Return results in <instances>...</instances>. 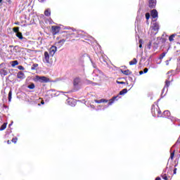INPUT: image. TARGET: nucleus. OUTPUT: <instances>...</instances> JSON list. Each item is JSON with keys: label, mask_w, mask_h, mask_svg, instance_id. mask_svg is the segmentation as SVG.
Segmentation results:
<instances>
[{"label": "nucleus", "mask_w": 180, "mask_h": 180, "mask_svg": "<svg viewBox=\"0 0 180 180\" xmlns=\"http://www.w3.org/2000/svg\"><path fill=\"white\" fill-rule=\"evenodd\" d=\"M160 30V24L157 22H153L152 26L149 29L148 34H150V36H155L158 33Z\"/></svg>", "instance_id": "nucleus-1"}, {"label": "nucleus", "mask_w": 180, "mask_h": 180, "mask_svg": "<svg viewBox=\"0 0 180 180\" xmlns=\"http://www.w3.org/2000/svg\"><path fill=\"white\" fill-rule=\"evenodd\" d=\"M50 53H49L48 51H45L44 53V58H43V61L44 63H46V64H52L53 60H51V58H50Z\"/></svg>", "instance_id": "nucleus-2"}, {"label": "nucleus", "mask_w": 180, "mask_h": 180, "mask_svg": "<svg viewBox=\"0 0 180 180\" xmlns=\"http://www.w3.org/2000/svg\"><path fill=\"white\" fill-rule=\"evenodd\" d=\"M155 110L157 112L156 117H162V114H161V110L158 107H155V105H152L151 112L155 115Z\"/></svg>", "instance_id": "nucleus-3"}, {"label": "nucleus", "mask_w": 180, "mask_h": 180, "mask_svg": "<svg viewBox=\"0 0 180 180\" xmlns=\"http://www.w3.org/2000/svg\"><path fill=\"white\" fill-rule=\"evenodd\" d=\"M0 74L4 77L8 75V68H6V65H5V63L0 64Z\"/></svg>", "instance_id": "nucleus-4"}, {"label": "nucleus", "mask_w": 180, "mask_h": 180, "mask_svg": "<svg viewBox=\"0 0 180 180\" xmlns=\"http://www.w3.org/2000/svg\"><path fill=\"white\" fill-rule=\"evenodd\" d=\"M36 78H37V81H39L41 83L50 82V78H49L46 76H37Z\"/></svg>", "instance_id": "nucleus-5"}, {"label": "nucleus", "mask_w": 180, "mask_h": 180, "mask_svg": "<svg viewBox=\"0 0 180 180\" xmlns=\"http://www.w3.org/2000/svg\"><path fill=\"white\" fill-rule=\"evenodd\" d=\"M72 34H72V33L71 34L67 31H65L63 32L62 36H63V39L65 40V41H70V40H71V37H72Z\"/></svg>", "instance_id": "nucleus-6"}, {"label": "nucleus", "mask_w": 180, "mask_h": 180, "mask_svg": "<svg viewBox=\"0 0 180 180\" xmlns=\"http://www.w3.org/2000/svg\"><path fill=\"white\" fill-rule=\"evenodd\" d=\"M172 81H174V77H169L168 79H166L165 81V85L163 89H165V88L167 89H168L169 85H171V82H172Z\"/></svg>", "instance_id": "nucleus-7"}, {"label": "nucleus", "mask_w": 180, "mask_h": 180, "mask_svg": "<svg viewBox=\"0 0 180 180\" xmlns=\"http://www.w3.org/2000/svg\"><path fill=\"white\" fill-rule=\"evenodd\" d=\"M57 51V46H52L49 49V56L50 57H53L54 55L56 54V52Z\"/></svg>", "instance_id": "nucleus-8"}, {"label": "nucleus", "mask_w": 180, "mask_h": 180, "mask_svg": "<svg viewBox=\"0 0 180 180\" xmlns=\"http://www.w3.org/2000/svg\"><path fill=\"white\" fill-rule=\"evenodd\" d=\"M157 5V0H149L148 6L150 9H154Z\"/></svg>", "instance_id": "nucleus-9"}, {"label": "nucleus", "mask_w": 180, "mask_h": 180, "mask_svg": "<svg viewBox=\"0 0 180 180\" xmlns=\"http://www.w3.org/2000/svg\"><path fill=\"white\" fill-rule=\"evenodd\" d=\"M60 29H61V27H60L58 26H52L51 30H52L53 34H57L58 33H60Z\"/></svg>", "instance_id": "nucleus-10"}, {"label": "nucleus", "mask_w": 180, "mask_h": 180, "mask_svg": "<svg viewBox=\"0 0 180 180\" xmlns=\"http://www.w3.org/2000/svg\"><path fill=\"white\" fill-rule=\"evenodd\" d=\"M150 16L153 18L155 19V18H158V11L157 10L153 9L150 11Z\"/></svg>", "instance_id": "nucleus-11"}, {"label": "nucleus", "mask_w": 180, "mask_h": 180, "mask_svg": "<svg viewBox=\"0 0 180 180\" xmlns=\"http://www.w3.org/2000/svg\"><path fill=\"white\" fill-rule=\"evenodd\" d=\"M17 77L19 78V79H25L26 76H25V73L23 72L20 71L17 74Z\"/></svg>", "instance_id": "nucleus-12"}, {"label": "nucleus", "mask_w": 180, "mask_h": 180, "mask_svg": "<svg viewBox=\"0 0 180 180\" xmlns=\"http://www.w3.org/2000/svg\"><path fill=\"white\" fill-rule=\"evenodd\" d=\"M169 116H171V112H169V110H165L162 114V117L167 118V117H169Z\"/></svg>", "instance_id": "nucleus-13"}, {"label": "nucleus", "mask_w": 180, "mask_h": 180, "mask_svg": "<svg viewBox=\"0 0 180 180\" xmlns=\"http://www.w3.org/2000/svg\"><path fill=\"white\" fill-rule=\"evenodd\" d=\"M117 98H119V96H113L111 99H110L108 106H110L112 103H113L115 101H117Z\"/></svg>", "instance_id": "nucleus-14"}, {"label": "nucleus", "mask_w": 180, "mask_h": 180, "mask_svg": "<svg viewBox=\"0 0 180 180\" xmlns=\"http://www.w3.org/2000/svg\"><path fill=\"white\" fill-rule=\"evenodd\" d=\"M79 82H81V79L79 77H76L74 79L73 84L75 85V86H77V85H78Z\"/></svg>", "instance_id": "nucleus-15"}, {"label": "nucleus", "mask_w": 180, "mask_h": 180, "mask_svg": "<svg viewBox=\"0 0 180 180\" xmlns=\"http://www.w3.org/2000/svg\"><path fill=\"white\" fill-rule=\"evenodd\" d=\"M167 74H171L170 75H172V77H174V75H176V74H178V68L176 70H170L167 72Z\"/></svg>", "instance_id": "nucleus-16"}, {"label": "nucleus", "mask_w": 180, "mask_h": 180, "mask_svg": "<svg viewBox=\"0 0 180 180\" xmlns=\"http://www.w3.org/2000/svg\"><path fill=\"white\" fill-rule=\"evenodd\" d=\"M124 75H131L132 72L130 70H122L121 71Z\"/></svg>", "instance_id": "nucleus-17"}, {"label": "nucleus", "mask_w": 180, "mask_h": 180, "mask_svg": "<svg viewBox=\"0 0 180 180\" xmlns=\"http://www.w3.org/2000/svg\"><path fill=\"white\" fill-rule=\"evenodd\" d=\"M94 102H96V103H108V100L106 99L95 100Z\"/></svg>", "instance_id": "nucleus-18"}, {"label": "nucleus", "mask_w": 180, "mask_h": 180, "mask_svg": "<svg viewBox=\"0 0 180 180\" xmlns=\"http://www.w3.org/2000/svg\"><path fill=\"white\" fill-rule=\"evenodd\" d=\"M161 177L162 178V179H165V180H168L169 178H171V176H168V174L165 173H162L161 174Z\"/></svg>", "instance_id": "nucleus-19"}, {"label": "nucleus", "mask_w": 180, "mask_h": 180, "mask_svg": "<svg viewBox=\"0 0 180 180\" xmlns=\"http://www.w3.org/2000/svg\"><path fill=\"white\" fill-rule=\"evenodd\" d=\"M136 64H137V59L136 58L129 62V65H136Z\"/></svg>", "instance_id": "nucleus-20"}, {"label": "nucleus", "mask_w": 180, "mask_h": 180, "mask_svg": "<svg viewBox=\"0 0 180 180\" xmlns=\"http://www.w3.org/2000/svg\"><path fill=\"white\" fill-rule=\"evenodd\" d=\"M37 67H39V64L37 63H34L32 67H31V70L32 71H34V70H37Z\"/></svg>", "instance_id": "nucleus-21"}, {"label": "nucleus", "mask_w": 180, "mask_h": 180, "mask_svg": "<svg viewBox=\"0 0 180 180\" xmlns=\"http://www.w3.org/2000/svg\"><path fill=\"white\" fill-rule=\"evenodd\" d=\"M176 53H180V42H178L175 46Z\"/></svg>", "instance_id": "nucleus-22"}, {"label": "nucleus", "mask_w": 180, "mask_h": 180, "mask_svg": "<svg viewBox=\"0 0 180 180\" xmlns=\"http://www.w3.org/2000/svg\"><path fill=\"white\" fill-rule=\"evenodd\" d=\"M65 41H66L65 39L63 38L62 39H60L57 42V44H60V46H63V44L65 43Z\"/></svg>", "instance_id": "nucleus-23"}, {"label": "nucleus", "mask_w": 180, "mask_h": 180, "mask_svg": "<svg viewBox=\"0 0 180 180\" xmlns=\"http://www.w3.org/2000/svg\"><path fill=\"white\" fill-rule=\"evenodd\" d=\"M6 124H8L6 122H4L1 127H0V131H2L3 130H5L6 129Z\"/></svg>", "instance_id": "nucleus-24"}, {"label": "nucleus", "mask_w": 180, "mask_h": 180, "mask_svg": "<svg viewBox=\"0 0 180 180\" xmlns=\"http://www.w3.org/2000/svg\"><path fill=\"white\" fill-rule=\"evenodd\" d=\"M16 36H17V37H18V39H20V40H22V39H23V35L22 34V32H18L17 34H16Z\"/></svg>", "instance_id": "nucleus-25"}, {"label": "nucleus", "mask_w": 180, "mask_h": 180, "mask_svg": "<svg viewBox=\"0 0 180 180\" xmlns=\"http://www.w3.org/2000/svg\"><path fill=\"white\" fill-rule=\"evenodd\" d=\"M44 15L45 16H50L51 15V12L49 9H46L44 11Z\"/></svg>", "instance_id": "nucleus-26"}, {"label": "nucleus", "mask_w": 180, "mask_h": 180, "mask_svg": "<svg viewBox=\"0 0 180 180\" xmlns=\"http://www.w3.org/2000/svg\"><path fill=\"white\" fill-rule=\"evenodd\" d=\"M11 65L12 67H15V65H19V62L18 60H13L12 61Z\"/></svg>", "instance_id": "nucleus-27"}, {"label": "nucleus", "mask_w": 180, "mask_h": 180, "mask_svg": "<svg viewBox=\"0 0 180 180\" xmlns=\"http://www.w3.org/2000/svg\"><path fill=\"white\" fill-rule=\"evenodd\" d=\"M124 94H127V89H124L120 91V95H124Z\"/></svg>", "instance_id": "nucleus-28"}, {"label": "nucleus", "mask_w": 180, "mask_h": 180, "mask_svg": "<svg viewBox=\"0 0 180 180\" xmlns=\"http://www.w3.org/2000/svg\"><path fill=\"white\" fill-rule=\"evenodd\" d=\"M11 100H12V90H11L8 92V102H11Z\"/></svg>", "instance_id": "nucleus-29"}, {"label": "nucleus", "mask_w": 180, "mask_h": 180, "mask_svg": "<svg viewBox=\"0 0 180 180\" xmlns=\"http://www.w3.org/2000/svg\"><path fill=\"white\" fill-rule=\"evenodd\" d=\"M174 157H175V150H173V152L170 153V160H174Z\"/></svg>", "instance_id": "nucleus-30"}, {"label": "nucleus", "mask_w": 180, "mask_h": 180, "mask_svg": "<svg viewBox=\"0 0 180 180\" xmlns=\"http://www.w3.org/2000/svg\"><path fill=\"white\" fill-rule=\"evenodd\" d=\"M13 31L14 32V33H19V27H13Z\"/></svg>", "instance_id": "nucleus-31"}, {"label": "nucleus", "mask_w": 180, "mask_h": 180, "mask_svg": "<svg viewBox=\"0 0 180 180\" xmlns=\"http://www.w3.org/2000/svg\"><path fill=\"white\" fill-rule=\"evenodd\" d=\"M13 51L15 53H18V51H19V46H18V45L15 46L13 48Z\"/></svg>", "instance_id": "nucleus-32"}, {"label": "nucleus", "mask_w": 180, "mask_h": 180, "mask_svg": "<svg viewBox=\"0 0 180 180\" xmlns=\"http://www.w3.org/2000/svg\"><path fill=\"white\" fill-rule=\"evenodd\" d=\"M27 88H29V89H34V84L32 83L31 84L28 85Z\"/></svg>", "instance_id": "nucleus-33"}, {"label": "nucleus", "mask_w": 180, "mask_h": 180, "mask_svg": "<svg viewBox=\"0 0 180 180\" xmlns=\"http://www.w3.org/2000/svg\"><path fill=\"white\" fill-rule=\"evenodd\" d=\"M174 37H175V34H173L170 35L169 37V41H174Z\"/></svg>", "instance_id": "nucleus-34"}, {"label": "nucleus", "mask_w": 180, "mask_h": 180, "mask_svg": "<svg viewBox=\"0 0 180 180\" xmlns=\"http://www.w3.org/2000/svg\"><path fill=\"white\" fill-rule=\"evenodd\" d=\"M74 102V100L72 98H70L68 100V103L70 105V106H72V103Z\"/></svg>", "instance_id": "nucleus-35"}, {"label": "nucleus", "mask_w": 180, "mask_h": 180, "mask_svg": "<svg viewBox=\"0 0 180 180\" xmlns=\"http://www.w3.org/2000/svg\"><path fill=\"white\" fill-rule=\"evenodd\" d=\"M153 47H154L155 49H158V43L154 42V43H153Z\"/></svg>", "instance_id": "nucleus-36"}, {"label": "nucleus", "mask_w": 180, "mask_h": 180, "mask_svg": "<svg viewBox=\"0 0 180 180\" xmlns=\"http://www.w3.org/2000/svg\"><path fill=\"white\" fill-rule=\"evenodd\" d=\"M146 18L147 20H148V19H150V14L148 13H146Z\"/></svg>", "instance_id": "nucleus-37"}, {"label": "nucleus", "mask_w": 180, "mask_h": 180, "mask_svg": "<svg viewBox=\"0 0 180 180\" xmlns=\"http://www.w3.org/2000/svg\"><path fill=\"white\" fill-rule=\"evenodd\" d=\"M165 54H167V53H165V52L162 53L160 55V58L161 59V58H162L163 57H165Z\"/></svg>", "instance_id": "nucleus-38"}, {"label": "nucleus", "mask_w": 180, "mask_h": 180, "mask_svg": "<svg viewBox=\"0 0 180 180\" xmlns=\"http://www.w3.org/2000/svg\"><path fill=\"white\" fill-rule=\"evenodd\" d=\"M18 141V138H13V139H12V142L13 143H16Z\"/></svg>", "instance_id": "nucleus-39"}, {"label": "nucleus", "mask_w": 180, "mask_h": 180, "mask_svg": "<svg viewBox=\"0 0 180 180\" xmlns=\"http://www.w3.org/2000/svg\"><path fill=\"white\" fill-rule=\"evenodd\" d=\"M18 70H21L22 71H23V70H25V68L22 65L18 66Z\"/></svg>", "instance_id": "nucleus-40"}, {"label": "nucleus", "mask_w": 180, "mask_h": 180, "mask_svg": "<svg viewBox=\"0 0 180 180\" xmlns=\"http://www.w3.org/2000/svg\"><path fill=\"white\" fill-rule=\"evenodd\" d=\"M143 72H144V74H147V72H148V68H144L143 69Z\"/></svg>", "instance_id": "nucleus-41"}, {"label": "nucleus", "mask_w": 180, "mask_h": 180, "mask_svg": "<svg viewBox=\"0 0 180 180\" xmlns=\"http://www.w3.org/2000/svg\"><path fill=\"white\" fill-rule=\"evenodd\" d=\"M117 84H121V85H123V84H124L125 83H124V82H119V81H117Z\"/></svg>", "instance_id": "nucleus-42"}, {"label": "nucleus", "mask_w": 180, "mask_h": 180, "mask_svg": "<svg viewBox=\"0 0 180 180\" xmlns=\"http://www.w3.org/2000/svg\"><path fill=\"white\" fill-rule=\"evenodd\" d=\"M153 116H154L155 117H157V110H155V114L152 113Z\"/></svg>", "instance_id": "nucleus-43"}, {"label": "nucleus", "mask_w": 180, "mask_h": 180, "mask_svg": "<svg viewBox=\"0 0 180 180\" xmlns=\"http://www.w3.org/2000/svg\"><path fill=\"white\" fill-rule=\"evenodd\" d=\"M176 168H174V170H173V174L174 175L176 174Z\"/></svg>", "instance_id": "nucleus-44"}, {"label": "nucleus", "mask_w": 180, "mask_h": 180, "mask_svg": "<svg viewBox=\"0 0 180 180\" xmlns=\"http://www.w3.org/2000/svg\"><path fill=\"white\" fill-rule=\"evenodd\" d=\"M151 44H153V41L149 42V44H148L149 49H150V47H151Z\"/></svg>", "instance_id": "nucleus-45"}, {"label": "nucleus", "mask_w": 180, "mask_h": 180, "mask_svg": "<svg viewBox=\"0 0 180 180\" xmlns=\"http://www.w3.org/2000/svg\"><path fill=\"white\" fill-rule=\"evenodd\" d=\"M139 44H143V39L139 40Z\"/></svg>", "instance_id": "nucleus-46"}, {"label": "nucleus", "mask_w": 180, "mask_h": 180, "mask_svg": "<svg viewBox=\"0 0 180 180\" xmlns=\"http://www.w3.org/2000/svg\"><path fill=\"white\" fill-rule=\"evenodd\" d=\"M162 43H165V38H162Z\"/></svg>", "instance_id": "nucleus-47"}, {"label": "nucleus", "mask_w": 180, "mask_h": 180, "mask_svg": "<svg viewBox=\"0 0 180 180\" xmlns=\"http://www.w3.org/2000/svg\"><path fill=\"white\" fill-rule=\"evenodd\" d=\"M141 47H143V44H139V49H141Z\"/></svg>", "instance_id": "nucleus-48"}, {"label": "nucleus", "mask_w": 180, "mask_h": 180, "mask_svg": "<svg viewBox=\"0 0 180 180\" xmlns=\"http://www.w3.org/2000/svg\"><path fill=\"white\" fill-rule=\"evenodd\" d=\"M143 72H143V71H140V72H139V75H141L143 74Z\"/></svg>", "instance_id": "nucleus-49"}, {"label": "nucleus", "mask_w": 180, "mask_h": 180, "mask_svg": "<svg viewBox=\"0 0 180 180\" xmlns=\"http://www.w3.org/2000/svg\"><path fill=\"white\" fill-rule=\"evenodd\" d=\"M41 105H44V101L42 100V101H41Z\"/></svg>", "instance_id": "nucleus-50"}, {"label": "nucleus", "mask_w": 180, "mask_h": 180, "mask_svg": "<svg viewBox=\"0 0 180 180\" xmlns=\"http://www.w3.org/2000/svg\"><path fill=\"white\" fill-rule=\"evenodd\" d=\"M3 108H5L6 109V108H8V106H6L5 104H4Z\"/></svg>", "instance_id": "nucleus-51"}, {"label": "nucleus", "mask_w": 180, "mask_h": 180, "mask_svg": "<svg viewBox=\"0 0 180 180\" xmlns=\"http://www.w3.org/2000/svg\"><path fill=\"white\" fill-rule=\"evenodd\" d=\"M155 180H161V178H160V177H156V178H155Z\"/></svg>", "instance_id": "nucleus-52"}, {"label": "nucleus", "mask_w": 180, "mask_h": 180, "mask_svg": "<svg viewBox=\"0 0 180 180\" xmlns=\"http://www.w3.org/2000/svg\"><path fill=\"white\" fill-rule=\"evenodd\" d=\"M13 47L14 48L15 46H13V45H10V46H9V48H10V49H12Z\"/></svg>", "instance_id": "nucleus-53"}, {"label": "nucleus", "mask_w": 180, "mask_h": 180, "mask_svg": "<svg viewBox=\"0 0 180 180\" xmlns=\"http://www.w3.org/2000/svg\"><path fill=\"white\" fill-rule=\"evenodd\" d=\"M39 2H44V0H39Z\"/></svg>", "instance_id": "nucleus-54"}, {"label": "nucleus", "mask_w": 180, "mask_h": 180, "mask_svg": "<svg viewBox=\"0 0 180 180\" xmlns=\"http://www.w3.org/2000/svg\"><path fill=\"white\" fill-rule=\"evenodd\" d=\"M9 126H12V123L9 124Z\"/></svg>", "instance_id": "nucleus-55"}, {"label": "nucleus", "mask_w": 180, "mask_h": 180, "mask_svg": "<svg viewBox=\"0 0 180 180\" xmlns=\"http://www.w3.org/2000/svg\"><path fill=\"white\" fill-rule=\"evenodd\" d=\"M9 126H12V123L9 124Z\"/></svg>", "instance_id": "nucleus-56"}, {"label": "nucleus", "mask_w": 180, "mask_h": 180, "mask_svg": "<svg viewBox=\"0 0 180 180\" xmlns=\"http://www.w3.org/2000/svg\"><path fill=\"white\" fill-rule=\"evenodd\" d=\"M1 2H2V0H0V4H1Z\"/></svg>", "instance_id": "nucleus-57"}, {"label": "nucleus", "mask_w": 180, "mask_h": 180, "mask_svg": "<svg viewBox=\"0 0 180 180\" xmlns=\"http://www.w3.org/2000/svg\"><path fill=\"white\" fill-rule=\"evenodd\" d=\"M8 2H11V0H8Z\"/></svg>", "instance_id": "nucleus-58"}, {"label": "nucleus", "mask_w": 180, "mask_h": 180, "mask_svg": "<svg viewBox=\"0 0 180 180\" xmlns=\"http://www.w3.org/2000/svg\"><path fill=\"white\" fill-rule=\"evenodd\" d=\"M38 106H40V103L38 104Z\"/></svg>", "instance_id": "nucleus-59"}, {"label": "nucleus", "mask_w": 180, "mask_h": 180, "mask_svg": "<svg viewBox=\"0 0 180 180\" xmlns=\"http://www.w3.org/2000/svg\"><path fill=\"white\" fill-rule=\"evenodd\" d=\"M177 165H174V167H176Z\"/></svg>", "instance_id": "nucleus-60"}]
</instances>
